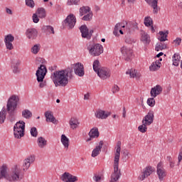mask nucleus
Masks as SVG:
<instances>
[{
	"label": "nucleus",
	"mask_w": 182,
	"mask_h": 182,
	"mask_svg": "<svg viewBox=\"0 0 182 182\" xmlns=\"http://www.w3.org/2000/svg\"><path fill=\"white\" fill-rule=\"evenodd\" d=\"M87 50L91 56H100L103 53V46L90 42L87 44Z\"/></svg>",
	"instance_id": "423d86ee"
},
{
	"label": "nucleus",
	"mask_w": 182,
	"mask_h": 182,
	"mask_svg": "<svg viewBox=\"0 0 182 182\" xmlns=\"http://www.w3.org/2000/svg\"><path fill=\"white\" fill-rule=\"evenodd\" d=\"M145 1H146V4H148L151 6V8H153L154 14L159 13V6L157 5L159 4V0H145Z\"/></svg>",
	"instance_id": "412c9836"
},
{
	"label": "nucleus",
	"mask_w": 182,
	"mask_h": 182,
	"mask_svg": "<svg viewBox=\"0 0 182 182\" xmlns=\"http://www.w3.org/2000/svg\"><path fill=\"white\" fill-rule=\"evenodd\" d=\"M46 73H48V69L46 68V66H45L43 64L40 65L38 70H36V76L37 77V82L40 83L39 87L41 89L46 86V81H43V79H45V77L46 76Z\"/></svg>",
	"instance_id": "39448f33"
},
{
	"label": "nucleus",
	"mask_w": 182,
	"mask_h": 182,
	"mask_svg": "<svg viewBox=\"0 0 182 182\" xmlns=\"http://www.w3.org/2000/svg\"><path fill=\"white\" fill-rule=\"evenodd\" d=\"M44 116L48 123H53V124H58V120L53 116V113L51 111H47L45 112Z\"/></svg>",
	"instance_id": "a211bd4d"
},
{
	"label": "nucleus",
	"mask_w": 182,
	"mask_h": 182,
	"mask_svg": "<svg viewBox=\"0 0 182 182\" xmlns=\"http://www.w3.org/2000/svg\"><path fill=\"white\" fill-rule=\"evenodd\" d=\"M161 92H163V87L160 85H156L151 89V97H157L159 95H161Z\"/></svg>",
	"instance_id": "aec40b11"
},
{
	"label": "nucleus",
	"mask_w": 182,
	"mask_h": 182,
	"mask_svg": "<svg viewBox=\"0 0 182 182\" xmlns=\"http://www.w3.org/2000/svg\"><path fill=\"white\" fill-rule=\"evenodd\" d=\"M120 50L123 55L122 58L124 60L130 62V60L133 59V50H132V48L123 46L121 48Z\"/></svg>",
	"instance_id": "9d476101"
},
{
	"label": "nucleus",
	"mask_w": 182,
	"mask_h": 182,
	"mask_svg": "<svg viewBox=\"0 0 182 182\" xmlns=\"http://www.w3.org/2000/svg\"><path fill=\"white\" fill-rule=\"evenodd\" d=\"M93 70L95 72L97 73L98 70H101L102 68H100V63L99 62L98 60H95L93 63Z\"/></svg>",
	"instance_id": "a19ab883"
},
{
	"label": "nucleus",
	"mask_w": 182,
	"mask_h": 182,
	"mask_svg": "<svg viewBox=\"0 0 182 182\" xmlns=\"http://www.w3.org/2000/svg\"><path fill=\"white\" fill-rule=\"evenodd\" d=\"M14 137L21 139L25 136V122L18 121L14 127Z\"/></svg>",
	"instance_id": "6e6552de"
},
{
	"label": "nucleus",
	"mask_w": 182,
	"mask_h": 182,
	"mask_svg": "<svg viewBox=\"0 0 182 182\" xmlns=\"http://www.w3.org/2000/svg\"><path fill=\"white\" fill-rule=\"evenodd\" d=\"M19 102V97L18 95L11 96L6 104V112L9 114L8 119L10 122H15V110L18 107V102Z\"/></svg>",
	"instance_id": "7ed1b4c3"
},
{
	"label": "nucleus",
	"mask_w": 182,
	"mask_h": 182,
	"mask_svg": "<svg viewBox=\"0 0 182 182\" xmlns=\"http://www.w3.org/2000/svg\"><path fill=\"white\" fill-rule=\"evenodd\" d=\"M8 177H9V174H8V166L6 165H2L0 167V180L2 178L8 180Z\"/></svg>",
	"instance_id": "4be33fe9"
},
{
	"label": "nucleus",
	"mask_w": 182,
	"mask_h": 182,
	"mask_svg": "<svg viewBox=\"0 0 182 182\" xmlns=\"http://www.w3.org/2000/svg\"><path fill=\"white\" fill-rule=\"evenodd\" d=\"M22 116L24 119H31L32 117V112L29 109H23L22 111Z\"/></svg>",
	"instance_id": "ea45409f"
},
{
	"label": "nucleus",
	"mask_w": 182,
	"mask_h": 182,
	"mask_svg": "<svg viewBox=\"0 0 182 182\" xmlns=\"http://www.w3.org/2000/svg\"><path fill=\"white\" fill-rule=\"evenodd\" d=\"M155 97L149 98L147 100V105L151 107H154V105H156V100H154Z\"/></svg>",
	"instance_id": "09e8293b"
},
{
	"label": "nucleus",
	"mask_w": 182,
	"mask_h": 182,
	"mask_svg": "<svg viewBox=\"0 0 182 182\" xmlns=\"http://www.w3.org/2000/svg\"><path fill=\"white\" fill-rule=\"evenodd\" d=\"M63 182H76L79 180L77 176L70 174L69 172H65L60 177Z\"/></svg>",
	"instance_id": "4468645a"
},
{
	"label": "nucleus",
	"mask_w": 182,
	"mask_h": 182,
	"mask_svg": "<svg viewBox=\"0 0 182 182\" xmlns=\"http://www.w3.org/2000/svg\"><path fill=\"white\" fill-rule=\"evenodd\" d=\"M144 173L146 177L151 175L153 173V168L151 166H147L144 169Z\"/></svg>",
	"instance_id": "37998d69"
},
{
	"label": "nucleus",
	"mask_w": 182,
	"mask_h": 182,
	"mask_svg": "<svg viewBox=\"0 0 182 182\" xmlns=\"http://www.w3.org/2000/svg\"><path fill=\"white\" fill-rule=\"evenodd\" d=\"M156 174L159 177V181H163L166 176H167V171L164 169V166L162 162H159L156 166Z\"/></svg>",
	"instance_id": "9b49d317"
},
{
	"label": "nucleus",
	"mask_w": 182,
	"mask_h": 182,
	"mask_svg": "<svg viewBox=\"0 0 182 182\" xmlns=\"http://www.w3.org/2000/svg\"><path fill=\"white\" fill-rule=\"evenodd\" d=\"M93 18V13H87L86 15H85L82 18V21H90Z\"/></svg>",
	"instance_id": "de8ad7c7"
},
{
	"label": "nucleus",
	"mask_w": 182,
	"mask_h": 182,
	"mask_svg": "<svg viewBox=\"0 0 182 182\" xmlns=\"http://www.w3.org/2000/svg\"><path fill=\"white\" fill-rule=\"evenodd\" d=\"M70 129L75 130V129H77V127L80 124L79 119L75 117H72L69 122Z\"/></svg>",
	"instance_id": "cd10ccee"
},
{
	"label": "nucleus",
	"mask_w": 182,
	"mask_h": 182,
	"mask_svg": "<svg viewBox=\"0 0 182 182\" xmlns=\"http://www.w3.org/2000/svg\"><path fill=\"white\" fill-rule=\"evenodd\" d=\"M37 60H38V62H41L43 65H44V63H46V61L45 60V59L41 58H37Z\"/></svg>",
	"instance_id": "052dcab7"
},
{
	"label": "nucleus",
	"mask_w": 182,
	"mask_h": 182,
	"mask_svg": "<svg viewBox=\"0 0 182 182\" xmlns=\"http://www.w3.org/2000/svg\"><path fill=\"white\" fill-rule=\"evenodd\" d=\"M124 23H125V26H124ZM123 24H122V23H118L115 25L114 28V31H113V34L115 36H117V35L119 33V28H120V27L121 28H126V29L127 30L129 33H130V32H132V31L139 29V26H137V23L136 22L129 21V22L127 23V21H123Z\"/></svg>",
	"instance_id": "20e7f679"
},
{
	"label": "nucleus",
	"mask_w": 182,
	"mask_h": 182,
	"mask_svg": "<svg viewBox=\"0 0 182 182\" xmlns=\"http://www.w3.org/2000/svg\"><path fill=\"white\" fill-rule=\"evenodd\" d=\"M122 117H126V107H123Z\"/></svg>",
	"instance_id": "69168bd1"
},
{
	"label": "nucleus",
	"mask_w": 182,
	"mask_h": 182,
	"mask_svg": "<svg viewBox=\"0 0 182 182\" xmlns=\"http://www.w3.org/2000/svg\"><path fill=\"white\" fill-rule=\"evenodd\" d=\"M93 180L95 182H100L102 181V175L99 173H95L93 176Z\"/></svg>",
	"instance_id": "3c124183"
},
{
	"label": "nucleus",
	"mask_w": 182,
	"mask_h": 182,
	"mask_svg": "<svg viewBox=\"0 0 182 182\" xmlns=\"http://www.w3.org/2000/svg\"><path fill=\"white\" fill-rule=\"evenodd\" d=\"M119 90H120V88L119 87V86L114 85L113 87H112V92L113 93H117V92H119Z\"/></svg>",
	"instance_id": "6e6d98bb"
},
{
	"label": "nucleus",
	"mask_w": 182,
	"mask_h": 182,
	"mask_svg": "<svg viewBox=\"0 0 182 182\" xmlns=\"http://www.w3.org/2000/svg\"><path fill=\"white\" fill-rule=\"evenodd\" d=\"M102 147H103V141H100L99 145L93 149L92 152V157H97V156H99L102 151Z\"/></svg>",
	"instance_id": "393cba45"
},
{
	"label": "nucleus",
	"mask_w": 182,
	"mask_h": 182,
	"mask_svg": "<svg viewBox=\"0 0 182 182\" xmlns=\"http://www.w3.org/2000/svg\"><path fill=\"white\" fill-rule=\"evenodd\" d=\"M6 14H8L9 15H12V10H11V9L9 8H6Z\"/></svg>",
	"instance_id": "bf43d9fd"
},
{
	"label": "nucleus",
	"mask_w": 182,
	"mask_h": 182,
	"mask_svg": "<svg viewBox=\"0 0 182 182\" xmlns=\"http://www.w3.org/2000/svg\"><path fill=\"white\" fill-rule=\"evenodd\" d=\"M160 36L158 38L159 41L160 42H166L167 41V36L168 35V31H159Z\"/></svg>",
	"instance_id": "c9c22d12"
},
{
	"label": "nucleus",
	"mask_w": 182,
	"mask_h": 182,
	"mask_svg": "<svg viewBox=\"0 0 182 182\" xmlns=\"http://www.w3.org/2000/svg\"><path fill=\"white\" fill-rule=\"evenodd\" d=\"M93 33V30H90L89 32L88 39H90L92 38V34Z\"/></svg>",
	"instance_id": "338daca9"
},
{
	"label": "nucleus",
	"mask_w": 182,
	"mask_h": 182,
	"mask_svg": "<svg viewBox=\"0 0 182 182\" xmlns=\"http://www.w3.org/2000/svg\"><path fill=\"white\" fill-rule=\"evenodd\" d=\"M144 23L145 26H151L153 25V19L150 17H145Z\"/></svg>",
	"instance_id": "a18cd8bd"
},
{
	"label": "nucleus",
	"mask_w": 182,
	"mask_h": 182,
	"mask_svg": "<svg viewBox=\"0 0 182 182\" xmlns=\"http://www.w3.org/2000/svg\"><path fill=\"white\" fill-rule=\"evenodd\" d=\"M141 41L143 42V43H145V44L150 43L151 40H150V36H149V34H147L144 31H141Z\"/></svg>",
	"instance_id": "c85d7f7f"
},
{
	"label": "nucleus",
	"mask_w": 182,
	"mask_h": 182,
	"mask_svg": "<svg viewBox=\"0 0 182 182\" xmlns=\"http://www.w3.org/2000/svg\"><path fill=\"white\" fill-rule=\"evenodd\" d=\"M6 109L3 107L0 112V124H2L5 123V119H6Z\"/></svg>",
	"instance_id": "72a5a7b5"
},
{
	"label": "nucleus",
	"mask_w": 182,
	"mask_h": 182,
	"mask_svg": "<svg viewBox=\"0 0 182 182\" xmlns=\"http://www.w3.org/2000/svg\"><path fill=\"white\" fill-rule=\"evenodd\" d=\"M37 144L39 149H45L48 146V141L43 136H39L37 139Z\"/></svg>",
	"instance_id": "a878e982"
},
{
	"label": "nucleus",
	"mask_w": 182,
	"mask_h": 182,
	"mask_svg": "<svg viewBox=\"0 0 182 182\" xmlns=\"http://www.w3.org/2000/svg\"><path fill=\"white\" fill-rule=\"evenodd\" d=\"M14 41H15V37L12 34H8L4 36V43L7 50H12L14 49Z\"/></svg>",
	"instance_id": "f8f14e48"
},
{
	"label": "nucleus",
	"mask_w": 182,
	"mask_h": 182,
	"mask_svg": "<svg viewBox=\"0 0 182 182\" xmlns=\"http://www.w3.org/2000/svg\"><path fill=\"white\" fill-rule=\"evenodd\" d=\"M73 66L74 73L77 75V76H79L80 77L85 76V67L83 66V64L81 63H77L74 64Z\"/></svg>",
	"instance_id": "ddd939ff"
},
{
	"label": "nucleus",
	"mask_w": 182,
	"mask_h": 182,
	"mask_svg": "<svg viewBox=\"0 0 182 182\" xmlns=\"http://www.w3.org/2000/svg\"><path fill=\"white\" fill-rule=\"evenodd\" d=\"M161 67V63H160L159 60H156V62L152 63V64L149 67V69L152 72H154L156 70H159V68Z\"/></svg>",
	"instance_id": "2f4dec72"
},
{
	"label": "nucleus",
	"mask_w": 182,
	"mask_h": 182,
	"mask_svg": "<svg viewBox=\"0 0 182 182\" xmlns=\"http://www.w3.org/2000/svg\"><path fill=\"white\" fill-rule=\"evenodd\" d=\"M122 142L120 141L117 143V149L114 154V173L111 175V181L110 182H116L122 173L120 172V169H119V161L120 160V151H122Z\"/></svg>",
	"instance_id": "f03ea898"
},
{
	"label": "nucleus",
	"mask_w": 182,
	"mask_h": 182,
	"mask_svg": "<svg viewBox=\"0 0 182 182\" xmlns=\"http://www.w3.org/2000/svg\"><path fill=\"white\" fill-rule=\"evenodd\" d=\"M23 178V174H22V171L18 166H15L11 172L9 174L7 177V181L9 182H18L21 181Z\"/></svg>",
	"instance_id": "0eeeda50"
},
{
	"label": "nucleus",
	"mask_w": 182,
	"mask_h": 182,
	"mask_svg": "<svg viewBox=\"0 0 182 182\" xmlns=\"http://www.w3.org/2000/svg\"><path fill=\"white\" fill-rule=\"evenodd\" d=\"M164 49H167V45H166V43H157L155 47V50H156V52H159L160 50H163Z\"/></svg>",
	"instance_id": "4c0bfd02"
},
{
	"label": "nucleus",
	"mask_w": 182,
	"mask_h": 182,
	"mask_svg": "<svg viewBox=\"0 0 182 182\" xmlns=\"http://www.w3.org/2000/svg\"><path fill=\"white\" fill-rule=\"evenodd\" d=\"M97 73L99 77L102 79V80L109 79V77H110V70L105 67L101 68V69L99 70Z\"/></svg>",
	"instance_id": "2eb2a0df"
},
{
	"label": "nucleus",
	"mask_w": 182,
	"mask_h": 182,
	"mask_svg": "<svg viewBox=\"0 0 182 182\" xmlns=\"http://www.w3.org/2000/svg\"><path fill=\"white\" fill-rule=\"evenodd\" d=\"M80 31L82 33V38H87V39H89V36H90V35L89 34V28H87L86 25L81 26L80 27Z\"/></svg>",
	"instance_id": "bb28decb"
},
{
	"label": "nucleus",
	"mask_w": 182,
	"mask_h": 182,
	"mask_svg": "<svg viewBox=\"0 0 182 182\" xmlns=\"http://www.w3.org/2000/svg\"><path fill=\"white\" fill-rule=\"evenodd\" d=\"M36 14L38 15V18H41V19L43 18H46V11L43 8L38 9Z\"/></svg>",
	"instance_id": "e433bc0d"
},
{
	"label": "nucleus",
	"mask_w": 182,
	"mask_h": 182,
	"mask_svg": "<svg viewBox=\"0 0 182 182\" xmlns=\"http://www.w3.org/2000/svg\"><path fill=\"white\" fill-rule=\"evenodd\" d=\"M129 151H125L124 152V156L125 157H129Z\"/></svg>",
	"instance_id": "774afa93"
},
{
	"label": "nucleus",
	"mask_w": 182,
	"mask_h": 182,
	"mask_svg": "<svg viewBox=\"0 0 182 182\" xmlns=\"http://www.w3.org/2000/svg\"><path fill=\"white\" fill-rule=\"evenodd\" d=\"M31 53H33V55L38 54L39 50H41V47L39 45L36 44L31 48Z\"/></svg>",
	"instance_id": "c03bdc74"
},
{
	"label": "nucleus",
	"mask_w": 182,
	"mask_h": 182,
	"mask_svg": "<svg viewBox=\"0 0 182 182\" xmlns=\"http://www.w3.org/2000/svg\"><path fill=\"white\" fill-rule=\"evenodd\" d=\"M125 42H126L127 43H133V41H132V39H131L130 38H127L125 39Z\"/></svg>",
	"instance_id": "680f3d73"
},
{
	"label": "nucleus",
	"mask_w": 182,
	"mask_h": 182,
	"mask_svg": "<svg viewBox=\"0 0 182 182\" xmlns=\"http://www.w3.org/2000/svg\"><path fill=\"white\" fill-rule=\"evenodd\" d=\"M173 66H178L180 63V59H181V57L180 56V54L178 53H175L173 57Z\"/></svg>",
	"instance_id": "f704fd0d"
},
{
	"label": "nucleus",
	"mask_w": 182,
	"mask_h": 182,
	"mask_svg": "<svg viewBox=\"0 0 182 182\" xmlns=\"http://www.w3.org/2000/svg\"><path fill=\"white\" fill-rule=\"evenodd\" d=\"M18 65H19V61H18L16 64H14L12 65L13 73L16 74L21 72L19 67H18Z\"/></svg>",
	"instance_id": "49530a36"
},
{
	"label": "nucleus",
	"mask_w": 182,
	"mask_h": 182,
	"mask_svg": "<svg viewBox=\"0 0 182 182\" xmlns=\"http://www.w3.org/2000/svg\"><path fill=\"white\" fill-rule=\"evenodd\" d=\"M173 43L176 45V46H180V44L181 43V38H177L173 41Z\"/></svg>",
	"instance_id": "5fc2aeb1"
},
{
	"label": "nucleus",
	"mask_w": 182,
	"mask_h": 182,
	"mask_svg": "<svg viewBox=\"0 0 182 182\" xmlns=\"http://www.w3.org/2000/svg\"><path fill=\"white\" fill-rule=\"evenodd\" d=\"M178 160L179 163H180V161H181V160H182V152L179 153L178 156Z\"/></svg>",
	"instance_id": "e2e57ef3"
},
{
	"label": "nucleus",
	"mask_w": 182,
	"mask_h": 182,
	"mask_svg": "<svg viewBox=\"0 0 182 182\" xmlns=\"http://www.w3.org/2000/svg\"><path fill=\"white\" fill-rule=\"evenodd\" d=\"M90 13V7L87 6H83L80 8V16H83L86 14Z\"/></svg>",
	"instance_id": "473e14b6"
},
{
	"label": "nucleus",
	"mask_w": 182,
	"mask_h": 182,
	"mask_svg": "<svg viewBox=\"0 0 182 182\" xmlns=\"http://www.w3.org/2000/svg\"><path fill=\"white\" fill-rule=\"evenodd\" d=\"M35 162V155H31L28 156L26 159L23 161V170H28L29 167H31V164Z\"/></svg>",
	"instance_id": "6ab92c4d"
},
{
	"label": "nucleus",
	"mask_w": 182,
	"mask_h": 182,
	"mask_svg": "<svg viewBox=\"0 0 182 182\" xmlns=\"http://www.w3.org/2000/svg\"><path fill=\"white\" fill-rule=\"evenodd\" d=\"M147 126H149L147 124L142 122V124L138 127L139 132L141 133H146V132H147Z\"/></svg>",
	"instance_id": "79ce46f5"
},
{
	"label": "nucleus",
	"mask_w": 182,
	"mask_h": 182,
	"mask_svg": "<svg viewBox=\"0 0 182 182\" xmlns=\"http://www.w3.org/2000/svg\"><path fill=\"white\" fill-rule=\"evenodd\" d=\"M26 36L28 39H36L38 38V30L34 28H28L26 31Z\"/></svg>",
	"instance_id": "f3484780"
},
{
	"label": "nucleus",
	"mask_w": 182,
	"mask_h": 182,
	"mask_svg": "<svg viewBox=\"0 0 182 182\" xmlns=\"http://www.w3.org/2000/svg\"><path fill=\"white\" fill-rule=\"evenodd\" d=\"M69 71L68 70H61L58 71H55L51 75L53 82L55 86H68V83H69L68 78Z\"/></svg>",
	"instance_id": "f257e3e1"
},
{
	"label": "nucleus",
	"mask_w": 182,
	"mask_h": 182,
	"mask_svg": "<svg viewBox=\"0 0 182 182\" xmlns=\"http://www.w3.org/2000/svg\"><path fill=\"white\" fill-rule=\"evenodd\" d=\"M126 75H129L130 77H132L133 79H134V77H136V79H139L140 77V73H138L137 70L134 69H131L127 71Z\"/></svg>",
	"instance_id": "7c9ffc66"
},
{
	"label": "nucleus",
	"mask_w": 182,
	"mask_h": 182,
	"mask_svg": "<svg viewBox=\"0 0 182 182\" xmlns=\"http://www.w3.org/2000/svg\"><path fill=\"white\" fill-rule=\"evenodd\" d=\"M30 133L33 137H38V129H36V127H32Z\"/></svg>",
	"instance_id": "8fccbe9b"
},
{
	"label": "nucleus",
	"mask_w": 182,
	"mask_h": 182,
	"mask_svg": "<svg viewBox=\"0 0 182 182\" xmlns=\"http://www.w3.org/2000/svg\"><path fill=\"white\" fill-rule=\"evenodd\" d=\"M26 5L29 6V8H34L35 7V2L33 0H26Z\"/></svg>",
	"instance_id": "603ef678"
},
{
	"label": "nucleus",
	"mask_w": 182,
	"mask_h": 182,
	"mask_svg": "<svg viewBox=\"0 0 182 182\" xmlns=\"http://www.w3.org/2000/svg\"><path fill=\"white\" fill-rule=\"evenodd\" d=\"M80 0H70V2L73 5H77Z\"/></svg>",
	"instance_id": "13d9d810"
},
{
	"label": "nucleus",
	"mask_w": 182,
	"mask_h": 182,
	"mask_svg": "<svg viewBox=\"0 0 182 182\" xmlns=\"http://www.w3.org/2000/svg\"><path fill=\"white\" fill-rule=\"evenodd\" d=\"M33 21L34 23H38V22H39V17L36 13L33 14Z\"/></svg>",
	"instance_id": "864d4df0"
},
{
	"label": "nucleus",
	"mask_w": 182,
	"mask_h": 182,
	"mask_svg": "<svg viewBox=\"0 0 182 182\" xmlns=\"http://www.w3.org/2000/svg\"><path fill=\"white\" fill-rule=\"evenodd\" d=\"M60 141L66 150L69 149V138L65 134L61 135Z\"/></svg>",
	"instance_id": "c756f323"
},
{
	"label": "nucleus",
	"mask_w": 182,
	"mask_h": 182,
	"mask_svg": "<svg viewBox=\"0 0 182 182\" xmlns=\"http://www.w3.org/2000/svg\"><path fill=\"white\" fill-rule=\"evenodd\" d=\"M90 96V95H89V93L85 94V95H84V100H89Z\"/></svg>",
	"instance_id": "0e129e2a"
},
{
	"label": "nucleus",
	"mask_w": 182,
	"mask_h": 182,
	"mask_svg": "<svg viewBox=\"0 0 182 182\" xmlns=\"http://www.w3.org/2000/svg\"><path fill=\"white\" fill-rule=\"evenodd\" d=\"M90 138L87 139V141H90L92 139H97L100 136L99 129L92 128L89 132Z\"/></svg>",
	"instance_id": "5701e85b"
},
{
	"label": "nucleus",
	"mask_w": 182,
	"mask_h": 182,
	"mask_svg": "<svg viewBox=\"0 0 182 182\" xmlns=\"http://www.w3.org/2000/svg\"><path fill=\"white\" fill-rule=\"evenodd\" d=\"M43 31L45 33H53L55 34V30L51 26H44L43 27Z\"/></svg>",
	"instance_id": "58836bf2"
},
{
	"label": "nucleus",
	"mask_w": 182,
	"mask_h": 182,
	"mask_svg": "<svg viewBox=\"0 0 182 182\" xmlns=\"http://www.w3.org/2000/svg\"><path fill=\"white\" fill-rule=\"evenodd\" d=\"M145 178H147V176L143 172L142 174L139 176V180H140V181H143Z\"/></svg>",
	"instance_id": "4d7b16f0"
},
{
	"label": "nucleus",
	"mask_w": 182,
	"mask_h": 182,
	"mask_svg": "<svg viewBox=\"0 0 182 182\" xmlns=\"http://www.w3.org/2000/svg\"><path fill=\"white\" fill-rule=\"evenodd\" d=\"M108 116H110V112H106L105 110L98 109V110L95 112V117H97V119H106Z\"/></svg>",
	"instance_id": "b1692460"
},
{
	"label": "nucleus",
	"mask_w": 182,
	"mask_h": 182,
	"mask_svg": "<svg viewBox=\"0 0 182 182\" xmlns=\"http://www.w3.org/2000/svg\"><path fill=\"white\" fill-rule=\"evenodd\" d=\"M63 26L68 29H73L76 25V17L73 14H70L63 22Z\"/></svg>",
	"instance_id": "1a4fd4ad"
},
{
	"label": "nucleus",
	"mask_w": 182,
	"mask_h": 182,
	"mask_svg": "<svg viewBox=\"0 0 182 182\" xmlns=\"http://www.w3.org/2000/svg\"><path fill=\"white\" fill-rule=\"evenodd\" d=\"M154 122V112L150 111L148 114L143 118L142 123L150 126Z\"/></svg>",
	"instance_id": "dca6fc26"
}]
</instances>
